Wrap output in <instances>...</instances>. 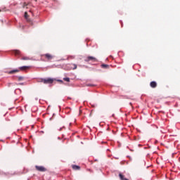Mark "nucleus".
<instances>
[{"instance_id": "nucleus-14", "label": "nucleus", "mask_w": 180, "mask_h": 180, "mask_svg": "<svg viewBox=\"0 0 180 180\" xmlns=\"http://www.w3.org/2000/svg\"><path fill=\"white\" fill-rule=\"evenodd\" d=\"M64 81H66V82H70V78L69 77H65L63 78Z\"/></svg>"}, {"instance_id": "nucleus-18", "label": "nucleus", "mask_w": 180, "mask_h": 180, "mask_svg": "<svg viewBox=\"0 0 180 180\" xmlns=\"http://www.w3.org/2000/svg\"><path fill=\"white\" fill-rule=\"evenodd\" d=\"M86 85H87V86H95V85L91 84H86Z\"/></svg>"}, {"instance_id": "nucleus-21", "label": "nucleus", "mask_w": 180, "mask_h": 180, "mask_svg": "<svg viewBox=\"0 0 180 180\" xmlns=\"http://www.w3.org/2000/svg\"><path fill=\"white\" fill-rule=\"evenodd\" d=\"M112 117H115V114H112Z\"/></svg>"}, {"instance_id": "nucleus-12", "label": "nucleus", "mask_w": 180, "mask_h": 180, "mask_svg": "<svg viewBox=\"0 0 180 180\" xmlns=\"http://www.w3.org/2000/svg\"><path fill=\"white\" fill-rule=\"evenodd\" d=\"M101 67L102 68H109V65L102 64Z\"/></svg>"}, {"instance_id": "nucleus-11", "label": "nucleus", "mask_w": 180, "mask_h": 180, "mask_svg": "<svg viewBox=\"0 0 180 180\" xmlns=\"http://www.w3.org/2000/svg\"><path fill=\"white\" fill-rule=\"evenodd\" d=\"M79 168L80 167L78 165H72V169H73L78 170V169H79Z\"/></svg>"}, {"instance_id": "nucleus-4", "label": "nucleus", "mask_w": 180, "mask_h": 180, "mask_svg": "<svg viewBox=\"0 0 180 180\" xmlns=\"http://www.w3.org/2000/svg\"><path fill=\"white\" fill-rule=\"evenodd\" d=\"M54 81H56V79H53V78H46L44 79V84H53V82H54Z\"/></svg>"}, {"instance_id": "nucleus-17", "label": "nucleus", "mask_w": 180, "mask_h": 180, "mask_svg": "<svg viewBox=\"0 0 180 180\" xmlns=\"http://www.w3.org/2000/svg\"><path fill=\"white\" fill-rule=\"evenodd\" d=\"M23 79V77H18V81H22Z\"/></svg>"}, {"instance_id": "nucleus-8", "label": "nucleus", "mask_w": 180, "mask_h": 180, "mask_svg": "<svg viewBox=\"0 0 180 180\" xmlns=\"http://www.w3.org/2000/svg\"><path fill=\"white\" fill-rule=\"evenodd\" d=\"M13 53L15 54V56H20V51L19 50H13Z\"/></svg>"}, {"instance_id": "nucleus-9", "label": "nucleus", "mask_w": 180, "mask_h": 180, "mask_svg": "<svg viewBox=\"0 0 180 180\" xmlns=\"http://www.w3.org/2000/svg\"><path fill=\"white\" fill-rule=\"evenodd\" d=\"M70 70H77V65L76 64H70Z\"/></svg>"}, {"instance_id": "nucleus-10", "label": "nucleus", "mask_w": 180, "mask_h": 180, "mask_svg": "<svg viewBox=\"0 0 180 180\" xmlns=\"http://www.w3.org/2000/svg\"><path fill=\"white\" fill-rule=\"evenodd\" d=\"M119 176H120L121 180H129L127 178H124V176H123V174H120Z\"/></svg>"}, {"instance_id": "nucleus-13", "label": "nucleus", "mask_w": 180, "mask_h": 180, "mask_svg": "<svg viewBox=\"0 0 180 180\" xmlns=\"http://www.w3.org/2000/svg\"><path fill=\"white\" fill-rule=\"evenodd\" d=\"M22 60H30V58L27 57V56H24L21 58Z\"/></svg>"}, {"instance_id": "nucleus-23", "label": "nucleus", "mask_w": 180, "mask_h": 180, "mask_svg": "<svg viewBox=\"0 0 180 180\" xmlns=\"http://www.w3.org/2000/svg\"><path fill=\"white\" fill-rule=\"evenodd\" d=\"M61 129H62V128H60V129H59V130H60V131H61Z\"/></svg>"}, {"instance_id": "nucleus-2", "label": "nucleus", "mask_w": 180, "mask_h": 180, "mask_svg": "<svg viewBox=\"0 0 180 180\" xmlns=\"http://www.w3.org/2000/svg\"><path fill=\"white\" fill-rule=\"evenodd\" d=\"M46 61H51L54 58V56L50 54V53H45L41 56Z\"/></svg>"}, {"instance_id": "nucleus-15", "label": "nucleus", "mask_w": 180, "mask_h": 180, "mask_svg": "<svg viewBox=\"0 0 180 180\" xmlns=\"http://www.w3.org/2000/svg\"><path fill=\"white\" fill-rule=\"evenodd\" d=\"M37 82H43V84H44V79H39Z\"/></svg>"}, {"instance_id": "nucleus-22", "label": "nucleus", "mask_w": 180, "mask_h": 180, "mask_svg": "<svg viewBox=\"0 0 180 180\" xmlns=\"http://www.w3.org/2000/svg\"><path fill=\"white\" fill-rule=\"evenodd\" d=\"M20 85H23V83H20Z\"/></svg>"}, {"instance_id": "nucleus-7", "label": "nucleus", "mask_w": 180, "mask_h": 180, "mask_svg": "<svg viewBox=\"0 0 180 180\" xmlns=\"http://www.w3.org/2000/svg\"><path fill=\"white\" fill-rule=\"evenodd\" d=\"M150 86L151 88H157V82H151L150 83Z\"/></svg>"}, {"instance_id": "nucleus-6", "label": "nucleus", "mask_w": 180, "mask_h": 180, "mask_svg": "<svg viewBox=\"0 0 180 180\" xmlns=\"http://www.w3.org/2000/svg\"><path fill=\"white\" fill-rule=\"evenodd\" d=\"M36 169H37V171H39L40 172H46V168H44V167L43 166H35Z\"/></svg>"}, {"instance_id": "nucleus-19", "label": "nucleus", "mask_w": 180, "mask_h": 180, "mask_svg": "<svg viewBox=\"0 0 180 180\" xmlns=\"http://www.w3.org/2000/svg\"><path fill=\"white\" fill-rule=\"evenodd\" d=\"M25 6H27V4L26 3L23 4L22 8H25Z\"/></svg>"}, {"instance_id": "nucleus-1", "label": "nucleus", "mask_w": 180, "mask_h": 180, "mask_svg": "<svg viewBox=\"0 0 180 180\" xmlns=\"http://www.w3.org/2000/svg\"><path fill=\"white\" fill-rule=\"evenodd\" d=\"M30 66H22L20 67L19 69H15L8 72V74H15V72H19V71H26V70H29Z\"/></svg>"}, {"instance_id": "nucleus-16", "label": "nucleus", "mask_w": 180, "mask_h": 180, "mask_svg": "<svg viewBox=\"0 0 180 180\" xmlns=\"http://www.w3.org/2000/svg\"><path fill=\"white\" fill-rule=\"evenodd\" d=\"M71 59V60H74V58H75V56H68V59Z\"/></svg>"}, {"instance_id": "nucleus-5", "label": "nucleus", "mask_w": 180, "mask_h": 180, "mask_svg": "<svg viewBox=\"0 0 180 180\" xmlns=\"http://www.w3.org/2000/svg\"><path fill=\"white\" fill-rule=\"evenodd\" d=\"M24 16L27 22H28V23H30V25H33V22L32 21V20H30V18H29V14H27V12L25 13Z\"/></svg>"}, {"instance_id": "nucleus-3", "label": "nucleus", "mask_w": 180, "mask_h": 180, "mask_svg": "<svg viewBox=\"0 0 180 180\" xmlns=\"http://www.w3.org/2000/svg\"><path fill=\"white\" fill-rule=\"evenodd\" d=\"M84 61L86 63H89V61H93L94 63H96V61H98V59H96V58L94 56H88L84 59Z\"/></svg>"}, {"instance_id": "nucleus-20", "label": "nucleus", "mask_w": 180, "mask_h": 180, "mask_svg": "<svg viewBox=\"0 0 180 180\" xmlns=\"http://www.w3.org/2000/svg\"><path fill=\"white\" fill-rule=\"evenodd\" d=\"M57 81H58V82H60L61 84L63 83V80H61V79H58Z\"/></svg>"}]
</instances>
